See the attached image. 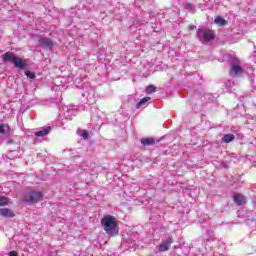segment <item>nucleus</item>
Wrapping results in <instances>:
<instances>
[{"label":"nucleus","mask_w":256,"mask_h":256,"mask_svg":"<svg viewBox=\"0 0 256 256\" xmlns=\"http://www.w3.org/2000/svg\"><path fill=\"white\" fill-rule=\"evenodd\" d=\"M243 74V68H241V66H239V64H234L231 67L230 70V75H242Z\"/></svg>","instance_id":"nucleus-8"},{"label":"nucleus","mask_w":256,"mask_h":256,"mask_svg":"<svg viewBox=\"0 0 256 256\" xmlns=\"http://www.w3.org/2000/svg\"><path fill=\"white\" fill-rule=\"evenodd\" d=\"M79 135L80 137H83L85 140L89 139V132H87V130H81Z\"/></svg>","instance_id":"nucleus-17"},{"label":"nucleus","mask_w":256,"mask_h":256,"mask_svg":"<svg viewBox=\"0 0 256 256\" xmlns=\"http://www.w3.org/2000/svg\"><path fill=\"white\" fill-rule=\"evenodd\" d=\"M140 142L142 143V145H144V147H147L149 145H155V139L149 137L141 138Z\"/></svg>","instance_id":"nucleus-10"},{"label":"nucleus","mask_w":256,"mask_h":256,"mask_svg":"<svg viewBox=\"0 0 256 256\" xmlns=\"http://www.w3.org/2000/svg\"><path fill=\"white\" fill-rule=\"evenodd\" d=\"M0 133H5V125L0 124Z\"/></svg>","instance_id":"nucleus-20"},{"label":"nucleus","mask_w":256,"mask_h":256,"mask_svg":"<svg viewBox=\"0 0 256 256\" xmlns=\"http://www.w3.org/2000/svg\"><path fill=\"white\" fill-rule=\"evenodd\" d=\"M2 60L5 63H14V66L17 69H25V67L27 66V64H25V62H23V60H21V58L17 57V55H15V52H6L2 55Z\"/></svg>","instance_id":"nucleus-2"},{"label":"nucleus","mask_w":256,"mask_h":256,"mask_svg":"<svg viewBox=\"0 0 256 256\" xmlns=\"http://www.w3.org/2000/svg\"><path fill=\"white\" fill-rule=\"evenodd\" d=\"M193 29H195V26H193V25H191V26L188 27V30H189V31H193Z\"/></svg>","instance_id":"nucleus-22"},{"label":"nucleus","mask_w":256,"mask_h":256,"mask_svg":"<svg viewBox=\"0 0 256 256\" xmlns=\"http://www.w3.org/2000/svg\"><path fill=\"white\" fill-rule=\"evenodd\" d=\"M39 45L40 47H46L48 49H51L55 44L53 43V40L50 38H40L39 39Z\"/></svg>","instance_id":"nucleus-6"},{"label":"nucleus","mask_w":256,"mask_h":256,"mask_svg":"<svg viewBox=\"0 0 256 256\" xmlns=\"http://www.w3.org/2000/svg\"><path fill=\"white\" fill-rule=\"evenodd\" d=\"M43 199V192L38 190H33L29 193H26L23 196V201L25 203H39Z\"/></svg>","instance_id":"nucleus-3"},{"label":"nucleus","mask_w":256,"mask_h":256,"mask_svg":"<svg viewBox=\"0 0 256 256\" xmlns=\"http://www.w3.org/2000/svg\"><path fill=\"white\" fill-rule=\"evenodd\" d=\"M224 143H231V141H235V135L233 134H225L222 138Z\"/></svg>","instance_id":"nucleus-13"},{"label":"nucleus","mask_w":256,"mask_h":256,"mask_svg":"<svg viewBox=\"0 0 256 256\" xmlns=\"http://www.w3.org/2000/svg\"><path fill=\"white\" fill-rule=\"evenodd\" d=\"M9 205V199L5 196H0V207Z\"/></svg>","instance_id":"nucleus-15"},{"label":"nucleus","mask_w":256,"mask_h":256,"mask_svg":"<svg viewBox=\"0 0 256 256\" xmlns=\"http://www.w3.org/2000/svg\"><path fill=\"white\" fill-rule=\"evenodd\" d=\"M0 215H2V217H7V218L15 217V213L13 212V210L9 208H1Z\"/></svg>","instance_id":"nucleus-9"},{"label":"nucleus","mask_w":256,"mask_h":256,"mask_svg":"<svg viewBox=\"0 0 256 256\" xmlns=\"http://www.w3.org/2000/svg\"><path fill=\"white\" fill-rule=\"evenodd\" d=\"M173 243H174L173 238L168 237L166 239L165 243L159 244L158 249H159L160 253H165V251H169V249H171V245H173Z\"/></svg>","instance_id":"nucleus-5"},{"label":"nucleus","mask_w":256,"mask_h":256,"mask_svg":"<svg viewBox=\"0 0 256 256\" xmlns=\"http://www.w3.org/2000/svg\"><path fill=\"white\" fill-rule=\"evenodd\" d=\"M25 75L29 79H35V77H36L35 73H33V72L29 71V70L25 71Z\"/></svg>","instance_id":"nucleus-18"},{"label":"nucleus","mask_w":256,"mask_h":256,"mask_svg":"<svg viewBox=\"0 0 256 256\" xmlns=\"http://www.w3.org/2000/svg\"><path fill=\"white\" fill-rule=\"evenodd\" d=\"M9 256H19L18 254H17V252L16 251H11L10 253H9Z\"/></svg>","instance_id":"nucleus-21"},{"label":"nucleus","mask_w":256,"mask_h":256,"mask_svg":"<svg viewBox=\"0 0 256 256\" xmlns=\"http://www.w3.org/2000/svg\"><path fill=\"white\" fill-rule=\"evenodd\" d=\"M214 23L220 27H225V25H227V20L221 16H218L215 18Z\"/></svg>","instance_id":"nucleus-12"},{"label":"nucleus","mask_w":256,"mask_h":256,"mask_svg":"<svg viewBox=\"0 0 256 256\" xmlns=\"http://www.w3.org/2000/svg\"><path fill=\"white\" fill-rule=\"evenodd\" d=\"M108 237H117L119 235V220L112 215H104L100 221Z\"/></svg>","instance_id":"nucleus-1"},{"label":"nucleus","mask_w":256,"mask_h":256,"mask_svg":"<svg viewBox=\"0 0 256 256\" xmlns=\"http://www.w3.org/2000/svg\"><path fill=\"white\" fill-rule=\"evenodd\" d=\"M49 131H51V126L44 128L38 132H35L36 137H45V135H49Z\"/></svg>","instance_id":"nucleus-11"},{"label":"nucleus","mask_w":256,"mask_h":256,"mask_svg":"<svg viewBox=\"0 0 256 256\" xmlns=\"http://www.w3.org/2000/svg\"><path fill=\"white\" fill-rule=\"evenodd\" d=\"M199 35H202V39L205 43H209V41H214L215 39V31L213 30H204L200 32Z\"/></svg>","instance_id":"nucleus-4"},{"label":"nucleus","mask_w":256,"mask_h":256,"mask_svg":"<svg viewBox=\"0 0 256 256\" xmlns=\"http://www.w3.org/2000/svg\"><path fill=\"white\" fill-rule=\"evenodd\" d=\"M148 101H151V97H144L142 98L136 105V109H140V107H143V105H145V103H147Z\"/></svg>","instance_id":"nucleus-14"},{"label":"nucleus","mask_w":256,"mask_h":256,"mask_svg":"<svg viewBox=\"0 0 256 256\" xmlns=\"http://www.w3.org/2000/svg\"><path fill=\"white\" fill-rule=\"evenodd\" d=\"M186 9H187V11H193L195 8L193 7V4L187 3L186 4Z\"/></svg>","instance_id":"nucleus-19"},{"label":"nucleus","mask_w":256,"mask_h":256,"mask_svg":"<svg viewBox=\"0 0 256 256\" xmlns=\"http://www.w3.org/2000/svg\"><path fill=\"white\" fill-rule=\"evenodd\" d=\"M233 201L236 205H245V203H247V198H245V196L243 194H235Z\"/></svg>","instance_id":"nucleus-7"},{"label":"nucleus","mask_w":256,"mask_h":256,"mask_svg":"<svg viewBox=\"0 0 256 256\" xmlns=\"http://www.w3.org/2000/svg\"><path fill=\"white\" fill-rule=\"evenodd\" d=\"M155 91H157V87L153 86V85H149L146 88V93L148 95H150L151 93H155Z\"/></svg>","instance_id":"nucleus-16"}]
</instances>
